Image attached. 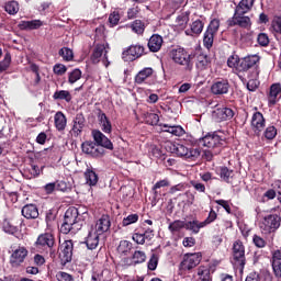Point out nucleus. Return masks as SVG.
<instances>
[{"label":"nucleus","mask_w":281,"mask_h":281,"mask_svg":"<svg viewBox=\"0 0 281 281\" xmlns=\"http://www.w3.org/2000/svg\"><path fill=\"white\" fill-rule=\"evenodd\" d=\"M87 216V212H82L80 214V209H76L74 206L69 207L64 216V223L60 226L61 234H76V232H80L82 229V225L85 224V217Z\"/></svg>","instance_id":"obj_1"},{"label":"nucleus","mask_w":281,"mask_h":281,"mask_svg":"<svg viewBox=\"0 0 281 281\" xmlns=\"http://www.w3.org/2000/svg\"><path fill=\"white\" fill-rule=\"evenodd\" d=\"M199 144L204 148L215 150L214 155H218L221 153V146L223 145V138H221L216 133H209L200 138Z\"/></svg>","instance_id":"obj_2"},{"label":"nucleus","mask_w":281,"mask_h":281,"mask_svg":"<svg viewBox=\"0 0 281 281\" xmlns=\"http://www.w3.org/2000/svg\"><path fill=\"white\" fill-rule=\"evenodd\" d=\"M232 263L236 269H239L243 271L245 269L246 259H245V246L243 245V241L236 240L233 244V259Z\"/></svg>","instance_id":"obj_3"},{"label":"nucleus","mask_w":281,"mask_h":281,"mask_svg":"<svg viewBox=\"0 0 281 281\" xmlns=\"http://www.w3.org/2000/svg\"><path fill=\"white\" fill-rule=\"evenodd\" d=\"M171 58L177 65H181L189 71L192 69V55L188 54L184 48H176L171 50Z\"/></svg>","instance_id":"obj_4"},{"label":"nucleus","mask_w":281,"mask_h":281,"mask_svg":"<svg viewBox=\"0 0 281 281\" xmlns=\"http://www.w3.org/2000/svg\"><path fill=\"white\" fill-rule=\"evenodd\" d=\"M280 216L278 214H270L263 217L259 223V228L265 235L273 234L280 227Z\"/></svg>","instance_id":"obj_5"},{"label":"nucleus","mask_w":281,"mask_h":281,"mask_svg":"<svg viewBox=\"0 0 281 281\" xmlns=\"http://www.w3.org/2000/svg\"><path fill=\"white\" fill-rule=\"evenodd\" d=\"M54 245H56V238L52 233L41 234L35 241L36 249H42V251H49L50 256L54 254Z\"/></svg>","instance_id":"obj_6"},{"label":"nucleus","mask_w":281,"mask_h":281,"mask_svg":"<svg viewBox=\"0 0 281 281\" xmlns=\"http://www.w3.org/2000/svg\"><path fill=\"white\" fill-rule=\"evenodd\" d=\"M172 153H176L178 157H184V159H196L201 156L200 148H188L181 144L172 145Z\"/></svg>","instance_id":"obj_7"},{"label":"nucleus","mask_w":281,"mask_h":281,"mask_svg":"<svg viewBox=\"0 0 281 281\" xmlns=\"http://www.w3.org/2000/svg\"><path fill=\"white\" fill-rule=\"evenodd\" d=\"M227 25L229 27H243L244 30H249L251 27V18L245 15V13H234V15L227 20Z\"/></svg>","instance_id":"obj_8"},{"label":"nucleus","mask_w":281,"mask_h":281,"mask_svg":"<svg viewBox=\"0 0 281 281\" xmlns=\"http://www.w3.org/2000/svg\"><path fill=\"white\" fill-rule=\"evenodd\" d=\"M27 248L23 246H19L15 248L11 256H10V265L11 267L19 268L25 262V259L27 258Z\"/></svg>","instance_id":"obj_9"},{"label":"nucleus","mask_w":281,"mask_h":281,"mask_svg":"<svg viewBox=\"0 0 281 281\" xmlns=\"http://www.w3.org/2000/svg\"><path fill=\"white\" fill-rule=\"evenodd\" d=\"M201 252L186 255L181 262V270L191 271V269H194L195 267H199V265H201Z\"/></svg>","instance_id":"obj_10"},{"label":"nucleus","mask_w":281,"mask_h":281,"mask_svg":"<svg viewBox=\"0 0 281 281\" xmlns=\"http://www.w3.org/2000/svg\"><path fill=\"white\" fill-rule=\"evenodd\" d=\"M92 232L101 235L106 234L109 229H111V216L103 214L99 220H97L95 224L91 226Z\"/></svg>","instance_id":"obj_11"},{"label":"nucleus","mask_w":281,"mask_h":281,"mask_svg":"<svg viewBox=\"0 0 281 281\" xmlns=\"http://www.w3.org/2000/svg\"><path fill=\"white\" fill-rule=\"evenodd\" d=\"M82 153L90 155V157H102L104 155V148L100 147L91 140H86L81 145Z\"/></svg>","instance_id":"obj_12"},{"label":"nucleus","mask_w":281,"mask_h":281,"mask_svg":"<svg viewBox=\"0 0 281 281\" xmlns=\"http://www.w3.org/2000/svg\"><path fill=\"white\" fill-rule=\"evenodd\" d=\"M85 126H87V119H85V114L78 113L72 120L71 135L74 137H80L82 131H85Z\"/></svg>","instance_id":"obj_13"},{"label":"nucleus","mask_w":281,"mask_h":281,"mask_svg":"<svg viewBox=\"0 0 281 281\" xmlns=\"http://www.w3.org/2000/svg\"><path fill=\"white\" fill-rule=\"evenodd\" d=\"M102 56L105 60L103 61L104 66L109 67V57H106V46H104V44H98L92 52L90 60L91 63H93V65H98V63L102 60Z\"/></svg>","instance_id":"obj_14"},{"label":"nucleus","mask_w":281,"mask_h":281,"mask_svg":"<svg viewBox=\"0 0 281 281\" xmlns=\"http://www.w3.org/2000/svg\"><path fill=\"white\" fill-rule=\"evenodd\" d=\"M92 137L97 146H100L103 149L106 148L108 150H113V143L111 142V139H109V137L100 132V130H93Z\"/></svg>","instance_id":"obj_15"},{"label":"nucleus","mask_w":281,"mask_h":281,"mask_svg":"<svg viewBox=\"0 0 281 281\" xmlns=\"http://www.w3.org/2000/svg\"><path fill=\"white\" fill-rule=\"evenodd\" d=\"M212 117L215 122H227V120L234 117V110L225 106L216 108L212 113Z\"/></svg>","instance_id":"obj_16"},{"label":"nucleus","mask_w":281,"mask_h":281,"mask_svg":"<svg viewBox=\"0 0 281 281\" xmlns=\"http://www.w3.org/2000/svg\"><path fill=\"white\" fill-rule=\"evenodd\" d=\"M258 63H260V56L248 55L239 61L238 71H249V69H251V67H256Z\"/></svg>","instance_id":"obj_17"},{"label":"nucleus","mask_w":281,"mask_h":281,"mask_svg":"<svg viewBox=\"0 0 281 281\" xmlns=\"http://www.w3.org/2000/svg\"><path fill=\"white\" fill-rule=\"evenodd\" d=\"M60 249L61 260H64V262H71V258L74 256V241L66 240L65 243L61 244Z\"/></svg>","instance_id":"obj_18"},{"label":"nucleus","mask_w":281,"mask_h":281,"mask_svg":"<svg viewBox=\"0 0 281 281\" xmlns=\"http://www.w3.org/2000/svg\"><path fill=\"white\" fill-rule=\"evenodd\" d=\"M211 91L214 95H225L229 91V81L223 79L212 85Z\"/></svg>","instance_id":"obj_19"},{"label":"nucleus","mask_w":281,"mask_h":281,"mask_svg":"<svg viewBox=\"0 0 281 281\" xmlns=\"http://www.w3.org/2000/svg\"><path fill=\"white\" fill-rule=\"evenodd\" d=\"M251 127L255 133L260 134L265 131V116L260 112H256L251 119Z\"/></svg>","instance_id":"obj_20"},{"label":"nucleus","mask_w":281,"mask_h":281,"mask_svg":"<svg viewBox=\"0 0 281 281\" xmlns=\"http://www.w3.org/2000/svg\"><path fill=\"white\" fill-rule=\"evenodd\" d=\"M281 98V85L280 83H272L270 86V91L268 94V102L269 104L273 105L280 100Z\"/></svg>","instance_id":"obj_21"},{"label":"nucleus","mask_w":281,"mask_h":281,"mask_svg":"<svg viewBox=\"0 0 281 281\" xmlns=\"http://www.w3.org/2000/svg\"><path fill=\"white\" fill-rule=\"evenodd\" d=\"M147 45L149 52L157 53L159 49H161V45H164V37H161L159 34H154L150 36Z\"/></svg>","instance_id":"obj_22"},{"label":"nucleus","mask_w":281,"mask_h":281,"mask_svg":"<svg viewBox=\"0 0 281 281\" xmlns=\"http://www.w3.org/2000/svg\"><path fill=\"white\" fill-rule=\"evenodd\" d=\"M100 234L90 228L88 237L86 238L88 249L93 250L98 248V245H100Z\"/></svg>","instance_id":"obj_23"},{"label":"nucleus","mask_w":281,"mask_h":281,"mask_svg":"<svg viewBox=\"0 0 281 281\" xmlns=\"http://www.w3.org/2000/svg\"><path fill=\"white\" fill-rule=\"evenodd\" d=\"M272 269L276 278H281V249L272 254Z\"/></svg>","instance_id":"obj_24"},{"label":"nucleus","mask_w":281,"mask_h":281,"mask_svg":"<svg viewBox=\"0 0 281 281\" xmlns=\"http://www.w3.org/2000/svg\"><path fill=\"white\" fill-rule=\"evenodd\" d=\"M24 218H38V207L35 204H26L22 207Z\"/></svg>","instance_id":"obj_25"},{"label":"nucleus","mask_w":281,"mask_h":281,"mask_svg":"<svg viewBox=\"0 0 281 281\" xmlns=\"http://www.w3.org/2000/svg\"><path fill=\"white\" fill-rule=\"evenodd\" d=\"M256 0H241L238 5L235 8V13L237 14H247L254 8V2Z\"/></svg>","instance_id":"obj_26"},{"label":"nucleus","mask_w":281,"mask_h":281,"mask_svg":"<svg viewBox=\"0 0 281 281\" xmlns=\"http://www.w3.org/2000/svg\"><path fill=\"white\" fill-rule=\"evenodd\" d=\"M256 0H241L238 5L235 8V13L237 14H247L254 8V2Z\"/></svg>","instance_id":"obj_27"},{"label":"nucleus","mask_w":281,"mask_h":281,"mask_svg":"<svg viewBox=\"0 0 281 281\" xmlns=\"http://www.w3.org/2000/svg\"><path fill=\"white\" fill-rule=\"evenodd\" d=\"M203 227H205L203 222H200L199 220L184 222V229L192 232V234H199Z\"/></svg>","instance_id":"obj_28"},{"label":"nucleus","mask_w":281,"mask_h":281,"mask_svg":"<svg viewBox=\"0 0 281 281\" xmlns=\"http://www.w3.org/2000/svg\"><path fill=\"white\" fill-rule=\"evenodd\" d=\"M162 128L165 133H170L171 135H175L176 137H183L186 135V130H183L180 125H162Z\"/></svg>","instance_id":"obj_29"},{"label":"nucleus","mask_w":281,"mask_h":281,"mask_svg":"<svg viewBox=\"0 0 281 281\" xmlns=\"http://www.w3.org/2000/svg\"><path fill=\"white\" fill-rule=\"evenodd\" d=\"M19 27L20 30H38L43 27V22L41 20L21 21Z\"/></svg>","instance_id":"obj_30"},{"label":"nucleus","mask_w":281,"mask_h":281,"mask_svg":"<svg viewBox=\"0 0 281 281\" xmlns=\"http://www.w3.org/2000/svg\"><path fill=\"white\" fill-rule=\"evenodd\" d=\"M201 32H203V21L195 20L191 24V30L186 31V34L188 36H199V34H201Z\"/></svg>","instance_id":"obj_31"},{"label":"nucleus","mask_w":281,"mask_h":281,"mask_svg":"<svg viewBox=\"0 0 281 281\" xmlns=\"http://www.w3.org/2000/svg\"><path fill=\"white\" fill-rule=\"evenodd\" d=\"M150 76H153V68H144L135 76L136 85H143Z\"/></svg>","instance_id":"obj_32"},{"label":"nucleus","mask_w":281,"mask_h":281,"mask_svg":"<svg viewBox=\"0 0 281 281\" xmlns=\"http://www.w3.org/2000/svg\"><path fill=\"white\" fill-rule=\"evenodd\" d=\"M55 126L57 131H65L67 128V116L63 112L55 114Z\"/></svg>","instance_id":"obj_33"},{"label":"nucleus","mask_w":281,"mask_h":281,"mask_svg":"<svg viewBox=\"0 0 281 281\" xmlns=\"http://www.w3.org/2000/svg\"><path fill=\"white\" fill-rule=\"evenodd\" d=\"M99 123L101 125L103 133H111L112 131L111 121H109V117H106L105 113H99Z\"/></svg>","instance_id":"obj_34"},{"label":"nucleus","mask_w":281,"mask_h":281,"mask_svg":"<svg viewBox=\"0 0 281 281\" xmlns=\"http://www.w3.org/2000/svg\"><path fill=\"white\" fill-rule=\"evenodd\" d=\"M127 56H132L133 58H139L144 55V46L142 45H132L126 50Z\"/></svg>","instance_id":"obj_35"},{"label":"nucleus","mask_w":281,"mask_h":281,"mask_svg":"<svg viewBox=\"0 0 281 281\" xmlns=\"http://www.w3.org/2000/svg\"><path fill=\"white\" fill-rule=\"evenodd\" d=\"M53 99L65 100V102H71L72 97H71V92H69L68 90H57L54 92Z\"/></svg>","instance_id":"obj_36"},{"label":"nucleus","mask_w":281,"mask_h":281,"mask_svg":"<svg viewBox=\"0 0 281 281\" xmlns=\"http://www.w3.org/2000/svg\"><path fill=\"white\" fill-rule=\"evenodd\" d=\"M198 277L200 281H212V276L210 274V268L205 266H200L198 268Z\"/></svg>","instance_id":"obj_37"},{"label":"nucleus","mask_w":281,"mask_h":281,"mask_svg":"<svg viewBox=\"0 0 281 281\" xmlns=\"http://www.w3.org/2000/svg\"><path fill=\"white\" fill-rule=\"evenodd\" d=\"M85 179H86V183L88 186H97V183H98V175L95 173V171H93L91 169L86 170Z\"/></svg>","instance_id":"obj_38"},{"label":"nucleus","mask_w":281,"mask_h":281,"mask_svg":"<svg viewBox=\"0 0 281 281\" xmlns=\"http://www.w3.org/2000/svg\"><path fill=\"white\" fill-rule=\"evenodd\" d=\"M131 249H133V244L128 240H121L120 245L117 247L119 254H122L123 256H127L131 254Z\"/></svg>","instance_id":"obj_39"},{"label":"nucleus","mask_w":281,"mask_h":281,"mask_svg":"<svg viewBox=\"0 0 281 281\" xmlns=\"http://www.w3.org/2000/svg\"><path fill=\"white\" fill-rule=\"evenodd\" d=\"M82 78V71L78 68L74 69L71 72L68 74V82L69 85H75Z\"/></svg>","instance_id":"obj_40"},{"label":"nucleus","mask_w":281,"mask_h":281,"mask_svg":"<svg viewBox=\"0 0 281 281\" xmlns=\"http://www.w3.org/2000/svg\"><path fill=\"white\" fill-rule=\"evenodd\" d=\"M132 260L134 265H142L143 262H146V252L142 250L134 251Z\"/></svg>","instance_id":"obj_41"},{"label":"nucleus","mask_w":281,"mask_h":281,"mask_svg":"<svg viewBox=\"0 0 281 281\" xmlns=\"http://www.w3.org/2000/svg\"><path fill=\"white\" fill-rule=\"evenodd\" d=\"M4 10L8 14H16L19 12V2L11 0L4 4Z\"/></svg>","instance_id":"obj_42"},{"label":"nucleus","mask_w":281,"mask_h":281,"mask_svg":"<svg viewBox=\"0 0 281 281\" xmlns=\"http://www.w3.org/2000/svg\"><path fill=\"white\" fill-rule=\"evenodd\" d=\"M59 56H61V58L66 60V63H69L74 60V50H71L69 47H63L59 50Z\"/></svg>","instance_id":"obj_43"},{"label":"nucleus","mask_w":281,"mask_h":281,"mask_svg":"<svg viewBox=\"0 0 281 281\" xmlns=\"http://www.w3.org/2000/svg\"><path fill=\"white\" fill-rule=\"evenodd\" d=\"M214 36H215V33H212L211 31H207V30L205 31L203 43L206 49H210V47L214 45Z\"/></svg>","instance_id":"obj_44"},{"label":"nucleus","mask_w":281,"mask_h":281,"mask_svg":"<svg viewBox=\"0 0 281 281\" xmlns=\"http://www.w3.org/2000/svg\"><path fill=\"white\" fill-rule=\"evenodd\" d=\"M271 281V278L265 276V274H260L258 272H251L249 273V276H247L245 281Z\"/></svg>","instance_id":"obj_45"},{"label":"nucleus","mask_w":281,"mask_h":281,"mask_svg":"<svg viewBox=\"0 0 281 281\" xmlns=\"http://www.w3.org/2000/svg\"><path fill=\"white\" fill-rule=\"evenodd\" d=\"M234 175V170L227 168V167H222L220 171V177L223 179V181H226V183H229V179H232Z\"/></svg>","instance_id":"obj_46"},{"label":"nucleus","mask_w":281,"mask_h":281,"mask_svg":"<svg viewBox=\"0 0 281 281\" xmlns=\"http://www.w3.org/2000/svg\"><path fill=\"white\" fill-rule=\"evenodd\" d=\"M10 63H12V56L10 53H7L4 59L0 61V74H3L10 67Z\"/></svg>","instance_id":"obj_47"},{"label":"nucleus","mask_w":281,"mask_h":281,"mask_svg":"<svg viewBox=\"0 0 281 281\" xmlns=\"http://www.w3.org/2000/svg\"><path fill=\"white\" fill-rule=\"evenodd\" d=\"M207 65H210V58L206 55H199L196 63L198 69H206Z\"/></svg>","instance_id":"obj_48"},{"label":"nucleus","mask_w":281,"mask_h":281,"mask_svg":"<svg viewBox=\"0 0 281 281\" xmlns=\"http://www.w3.org/2000/svg\"><path fill=\"white\" fill-rule=\"evenodd\" d=\"M137 221H139V215L131 214L123 218L122 225L123 227H128V225H133V223H137Z\"/></svg>","instance_id":"obj_49"},{"label":"nucleus","mask_w":281,"mask_h":281,"mask_svg":"<svg viewBox=\"0 0 281 281\" xmlns=\"http://www.w3.org/2000/svg\"><path fill=\"white\" fill-rule=\"evenodd\" d=\"M131 27L133 32H135V34H144V30L146 26L142 23L140 20H136L132 23Z\"/></svg>","instance_id":"obj_50"},{"label":"nucleus","mask_w":281,"mask_h":281,"mask_svg":"<svg viewBox=\"0 0 281 281\" xmlns=\"http://www.w3.org/2000/svg\"><path fill=\"white\" fill-rule=\"evenodd\" d=\"M186 229V222L183 221H175L173 223L169 224L170 232H179L180 229Z\"/></svg>","instance_id":"obj_51"},{"label":"nucleus","mask_w":281,"mask_h":281,"mask_svg":"<svg viewBox=\"0 0 281 281\" xmlns=\"http://www.w3.org/2000/svg\"><path fill=\"white\" fill-rule=\"evenodd\" d=\"M157 265H159V257L156 254H153L147 263L149 271H155V269H157Z\"/></svg>","instance_id":"obj_52"},{"label":"nucleus","mask_w":281,"mask_h":281,"mask_svg":"<svg viewBox=\"0 0 281 281\" xmlns=\"http://www.w3.org/2000/svg\"><path fill=\"white\" fill-rule=\"evenodd\" d=\"M276 135H278V130H276V126H268L265 131V137L266 139H274Z\"/></svg>","instance_id":"obj_53"},{"label":"nucleus","mask_w":281,"mask_h":281,"mask_svg":"<svg viewBox=\"0 0 281 281\" xmlns=\"http://www.w3.org/2000/svg\"><path fill=\"white\" fill-rule=\"evenodd\" d=\"M217 216L218 215L216 214V211H213V209H211L209 216L205 218V221L202 222V224L204 225V227H207V225H211V223H214Z\"/></svg>","instance_id":"obj_54"},{"label":"nucleus","mask_w":281,"mask_h":281,"mask_svg":"<svg viewBox=\"0 0 281 281\" xmlns=\"http://www.w3.org/2000/svg\"><path fill=\"white\" fill-rule=\"evenodd\" d=\"M218 27H221V21H218L217 19L211 21V23L209 24L206 31L216 34V32H218Z\"/></svg>","instance_id":"obj_55"},{"label":"nucleus","mask_w":281,"mask_h":281,"mask_svg":"<svg viewBox=\"0 0 281 281\" xmlns=\"http://www.w3.org/2000/svg\"><path fill=\"white\" fill-rule=\"evenodd\" d=\"M257 42L261 47L269 45V35L267 33H260L257 37Z\"/></svg>","instance_id":"obj_56"},{"label":"nucleus","mask_w":281,"mask_h":281,"mask_svg":"<svg viewBox=\"0 0 281 281\" xmlns=\"http://www.w3.org/2000/svg\"><path fill=\"white\" fill-rule=\"evenodd\" d=\"M54 74L56 76H64V74H67V66L63 64H56L53 68Z\"/></svg>","instance_id":"obj_57"},{"label":"nucleus","mask_w":281,"mask_h":281,"mask_svg":"<svg viewBox=\"0 0 281 281\" xmlns=\"http://www.w3.org/2000/svg\"><path fill=\"white\" fill-rule=\"evenodd\" d=\"M120 12H117V11H114V12H112L111 14H110V16H109V23L111 24V26L113 27V26H115V25H117V23H120Z\"/></svg>","instance_id":"obj_58"},{"label":"nucleus","mask_w":281,"mask_h":281,"mask_svg":"<svg viewBox=\"0 0 281 281\" xmlns=\"http://www.w3.org/2000/svg\"><path fill=\"white\" fill-rule=\"evenodd\" d=\"M56 279L58 281H75L74 277L67 272L59 271L56 273Z\"/></svg>","instance_id":"obj_59"},{"label":"nucleus","mask_w":281,"mask_h":281,"mask_svg":"<svg viewBox=\"0 0 281 281\" xmlns=\"http://www.w3.org/2000/svg\"><path fill=\"white\" fill-rule=\"evenodd\" d=\"M227 65L231 68L236 67L238 69V66L240 65V60H238V56L232 55L231 57H228Z\"/></svg>","instance_id":"obj_60"},{"label":"nucleus","mask_w":281,"mask_h":281,"mask_svg":"<svg viewBox=\"0 0 281 281\" xmlns=\"http://www.w3.org/2000/svg\"><path fill=\"white\" fill-rule=\"evenodd\" d=\"M134 243H136L137 245H144V243H146V237H144V234L142 233H135L132 236Z\"/></svg>","instance_id":"obj_61"},{"label":"nucleus","mask_w":281,"mask_h":281,"mask_svg":"<svg viewBox=\"0 0 281 281\" xmlns=\"http://www.w3.org/2000/svg\"><path fill=\"white\" fill-rule=\"evenodd\" d=\"M252 243L258 247L259 249H262V247H266L267 241L262 239V237L255 235L252 238Z\"/></svg>","instance_id":"obj_62"},{"label":"nucleus","mask_w":281,"mask_h":281,"mask_svg":"<svg viewBox=\"0 0 281 281\" xmlns=\"http://www.w3.org/2000/svg\"><path fill=\"white\" fill-rule=\"evenodd\" d=\"M272 30L276 34L281 35V18H277L272 21Z\"/></svg>","instance_id":"obj_63"},{"label":"nucleus","mask_w":281,"mask_h":281,"mask_svg":"<svg viewBox=\"0 0 281 281\" xmlns=\"http://www.w3.org/2000/svg\"><path fill=\"white\" fill-rule=\"evenodd\" d=\"M3 231L7 234H16V226L10 224V222H4L3 224Z\"/></svg>","instance_id":"obj_64"}]
</instances>
